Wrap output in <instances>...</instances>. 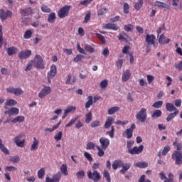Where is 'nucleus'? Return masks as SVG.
Returning <instances> with one entry per match:
<instances>
[{
  "mask_svg": "<svg viewBox=\"0 0 182 182\" xmlns=\"http://www.w3.org/2000/svg\"><path fill=\"white\" fill-rule=\"evenodd\" d=\"M76 177L79 180H82L85 177V171L84 170H80L78 172L76 173Z\"/></svg>",
  "mask_w": 182,
  "mask_h": 182,
  "instance_id": "nucleus-42",
  "label": "nucleus"
},
{
  "mask_svg": "<svg viewBox=\"0 0 182 182\" xmlns=\"http://www.w3.org/2000/svg\"><path fill=\"white\" fill-rule=\"evenodd\" d=\"M136 119L140 123H144L147 119V109L141 108L135 115Z\"/></svg>",
  "mask_w": 182,
  "mask_h": 182,
  "instance_id": "nucleus-3",
  "label": "nucleus"
},
{
  "mask_svg": "<svg viewBox=\"0 0 182 182\" xmlns=\"http://www.w3.org/2000/svg\"><path fill=\"white\" fill-rule=\"evenodd\" d=\"M144 149V146L143 145H140L139 147L134 146L132 149L128 150V153L132 155L140 154V153L143 152Z\"/></svg>",
  "mask_w": 182,
  "mask_h": 182,
  "instance_id": "nucleus-13",
  "label": "nucleus"
},
{
  "mask_svg": "<svg viewBox=\"0 0 182 182\" xmlns=\"http://www.w3.org/2000/svg\"><path fill=\"white\" fill-rule=\"evenodd\" d=\"M156 6H158L159 8H167V4L166 3H163L159 1H156L155 2Z\"/></svg>",
  "mask_w": 182,
  "mask_h": 182,
  "instance_id": "nucleus-51",
  "label": "nucleus"
},
{
  "mask_svg": "<svg viewBox=\"0 0 182 182\" xmlns=\"http://www.w3.org/2000/svg\"><path fill=\"white\" fill-rule=\"evenodd\" d=\"M84 49L86 50V52H88L89 53H95V48L90 45H86L84 47Z\"/></svg>",
  "mask_w": 182,
  "mask_h": 182,
  "instance_id": "nucleus-41",
  "label": "nucleus"
},
{
  "mask_svg": "<svg viewBox=\"0 0 182 182\" xmlns=\"http://www.w3.org/2000/svg\"><path fill=\"white\" fill-rule=\"evenodd\" d=\"M32 66H33V63L32 62V60H31L28 64H27V67L26 68L25 70L26 72H29V70H31L32 69Z\"/></svg>",
  "mask_w": 182,
  "mask_h": 182,
  "instance_id": "nucleus-61",
  "label": "nucleus"
},
{
  "mask_svg": "<svg viewBox=\"0 0 182 182\" xmlns=\"http://www.w3.org/2000/svg\"><path fill=\"white\" fill-rule=\"evenodd\" d=\"M113 122H114V118H113L112 117H109L107 119L105 124L104 125L105 129H109L110 127V126H112V124H113Z\"/></svg>",
  "mask_w": 182,
  "mask_h": 182,
  "instance_id": "nucleus-23",
  "label": "nucleus"
},
{
  "mask_svg": "<svg viewBox=\"0 0 182 182\" xmlns=\"http://www.w3.org/2000/svg\"><path fill=\"white\" fill-rule=\"evenodd\" d=\"M107 86H109V80L107 79L103 80L100 84V87H101V89H106Z\"/></svg>",
  "mask_w": 182,
  "mask_h": 182,
  "instance_id": "nucleus-39",
  "label": "nucleus"
},
{
  "mask_svg": "<svg viewBox=\"0 0 182 182\" xmlns=\"http://www.w3.org/2000/svg\"><path fill=\"white\" fill-rule=\"evenodd\" d=\"M41 11L46 14H50L51 12L50 8H49L47 5H42L41 6Z\"/></svg>",
  "mask_w": 182,
  "mask_h": 182,
  "instance_id": "nucleus-46",
  "label": "nucleus"
},
{
  "mask_svg": "<svg viewBox=\"0 0 182 182\" xmlns=\"http://www.w3.org/2000/svg\"><path fill=\"white\" fill-rule=\"evenodd\" d=\"M120 110V107H112L109 109H108V114H114Z\"/></svg>",
  "mask_w": 182,
  "mask_h": 182,
  "instance_id": "nucleus-38",
  "label": "nucleus"
},
{
  "mask_svg": "<svg viewBox=\"0 0 182 182\" xmlns=\"http://www.w3.org/2000/svg\"><path fill=\"white\" fill-rule=\"evenodd\" d=\"M132 74L129 70H126V71L122 74V82H127L130 79Z\"/></svg>",
  "mask_w": 182,
  "mask_h": 182,
  "instance_id": "nucleus-24",
  "label": "nucleus"
},
{
  "mask_svg": "<svg viewBox=\"0 0 182 182\" xmlns=\"http://www.w3.org/2000/svg\"><path fill=\"white\" fill-rule=\"evenodd\" d=\"M97 38H98V39H100V41H101L102 43H103V45H105V43H106V39H105V36H103L102 34L100 33H95Z\"/></svg>",
  "mask_w": 182,
  "mask_h": 182,
  "instance_id": "nucleus-54",
  "label": "nucleus"
},
{
  "mask_svg": "<svg viewBox=\"0 0 182 182\" xmlns=\"http://www.w3.org/2000/svg\"><path fill=\"white\" fill-rule=\"evenodd\" d=\"M60 124H62V121L60 120L58 122V124L56 125H54L51 129L50 128L46 129L45 132H50V133H52V132H55V130H56V129H58V127H59Z\"/></svg>",
  "mask_w": 182,
  "mask_h": 182,
  "instance_id": "nucleus-32",
  "label": "nucleus"
},
{
  "mask_svg": "<svg viewBox=\"0 0 182 182\" xmlns=\"http://www.w3.org/2000/svg\"><path fill=\"white\" fill-rule=\"evenodd\" d=\"M10 161L12 163H19L21 161V159H19V156H11L10 158Z\"/></svg>",
  "mask_w": 182,
  "mask_h": 182,
  "instance_id": "nucleus-59",
  "label": "nucleus"
},
{
  "mask_svg": "<svg viewBox=\"0 0 182 182\" xmlns=\"http://www.w3.org/2000/svg\"><path fill=\"white\" fill-rule=\"evenodd\" d=\"M85 123L88 124V123H90L92 122V112H88L85 114Z\"/></svg>",
  "mask_w": 182,
  "mask_h": 182,
  "instance_id": "nucleus-49",
  "label": "nucleus"
},
{
  "mask_svg": "<svg viewBox=\"0 0 182 182\" xmlns=\"http://www.w3.org/2000/svg\"><path fill=\"white\" fill-rule=\"evenodd\" d=\"M55 19L56 14H55V12H52L48 15L47 21L49 22V23H55Z\"/></svg>",
  "mask_w": 182,
  "mask_h": 182,
  "instance_id": "nucleus-26",
  "label": "nucleus"
},
{
  "mask_svg": "<svg viewBox=\"0 0 182 182\" xmlns=\"http://www.w3.org/2000/svg\"><path fill=\"white\" fill-rule=\"evenodd\" d=\"M6 51L9 56H12V55H16V53H18V48L15 46H11L10 48H8L6 49Z\"/></svg>",
  "mask_w": 182,
  "mask_h": 182,
  "instance_id": "nucleus-22",
  "label": "nucleus"
},
{
  "mask_svg": "<svg viewBox=\"0 0 182 182\" xmlns=\"http://www.w3.org/2000/svg\"><path fill=\"white\" fill-rule=\"evenodd\" d=\"M87 177L90 178V180H93L95 182L99 181L100 178H102V176H100V173H99L97 171H93V173L92 171L87 172Z\"/></svg>",
  "mask_w": 182,
  "mask_h": 182,
  "instance_id": "nucleus-8",
  "label": "nucleus"
},
{
  "mask_svg": "<svg viewBox=\"0 0 182 182\" xmlns=\"http://www.w3.org/2000/svg\"><path fill=\"white\" fill-rule=\"evenodd\" d=\"M23 122H25V117L21 115L16 117L11 121V123H23Z\"/></svg>",
  "mask_w": 182,
  "mask_h": 182,
  "instance_id": "nucleus-28",
  "label": "nucleus"
},
{
  "mask_svg": "<svg viewBox=\"0 0 182 182\" xmlns=\"http://www.w3.org/2000/svg\"><path fill=\"white\" fill-rule=\"evenodd\" d=\"M114 126H111V130L107 132V134H109V137L111 139H113V137H114Z\"/></svg>",
  "mask_w": 182,
  "mask_h": 182,
  "instance_id": "nucleus-52",
  "label": "nucleus"
},
{
  "mask_svg": "<svg viewBox=\"0 0 182 182\" xmlns=\"http://www.w3.org/2000/svg\"><path fill=\"white\" fill-rule=\"evenodd\" d=\"M14 15V13L11 11L10 10H4V9H0V19L1 21H6L8 18H11Z\"/></svg>",
  "mask_w": 182,
  "mask_h": 182,
  "instance_id": "nucleus-9",
  "label": "nucleus"
},
{
  "mask_svg": "<svg viewBox=\"0 0 182 182\" xmlns=\"http://www.w3.org/2000/svg\"><path fill=\"white\" fill-rule=\"evenodd\" d=\"M82 59H85L84 55L78 54L77 55L74 59H73V62L77 63V62H80V60H82Z\"/></svg>",
  "mask_w": 182,
  "mask_h": 182,
  "instance_id": "nucleus-53",
  "label": "nucleus"
},
{
  "mask_svg": "<svg viewBox=\"0 0 182 182\" xmlns=\"http://www.w3.org/2000/svg\"><path fill=\"white\" fill-rule=\"evenodd\" d=\"M6 92L11 95H14V96H21V95H23V90L21 87L15 88L14 87H9L6 88Z\"/></svg>",
  "mask_w": 182,
  "mask_h": 182,
  "instance_id": "nucleus-6",
  "label": "nucleus"
},
{
  "mask_svg": "<svg viewBox=\"0 0 182 182\" xmlns=\"http://www.w3.org/2000/svg\"><path fill=\"white\" fill-rule=\"evenodd\" d=\"M105 14H107V9H106V8H100L97 11L98 16H102V15H105Z\"/></svg>",
  "mask_w": 182,
  "mask_h": 182,
  "instance_id": "nucleus-45",
  "label": "nucleus"
},
{
  "mask_svg": "<svg viewBox=\"0 0 182 182\" xmlns=\"http://www.w3.org/2000/svg\"><path fill=\"white\" fill-rule=\"evenodd\" d=\"M102 29H112V31H119V27L114 23H108L103 26Z\"/></svg>",
  "mask_w": 182,
  "mask_h": 182,
  "instance_id": "nucleus-18",
  "label": "nucleus"
},
{
  "mask_svg": "<svg viewBox=\"0 0 182 182\" xmlns=\"http://www.w3.org/2000/svg\"><path fill=\"white\" fill-rule=\"evenodd\" d=\"M134 129H136V124H132L131 127L123 133V136H126L127 139H132Z\"/></svg>",
  "mask_w": 182,
  "mask_h": 182,
  "instance_id": "nucleus-12",
  "label": "nucleus"
},
{
  "mask_svg": "<svg viewBox=\"0 0 182 182\" xmlns=\"http://www.w3.org/2000/svg\"><path fill=\"white\" fill-rule=\"evenodd\" d=\"M146 79H147L149 85H150L153 82V80H154V76H153L151 75H147Z\"/></svg>",
  "mask_w": 182,
  "mask_h": 182,
  "instance_id": "nucleus-62",
  "label": "nucleus"
},
{
  "mask_svg": "<svg viewBox=\"0 0 182 182\" xmlns=\"http://www.w3.org/2000/svg\"><path fill=\"white\" fill-rule=\"evenodd\" d=\"M129 9H130V6H129V4L124 3L123 6L124 14H126V15L129 14Z\"/></svg>",
  "mask_w": 182,
  "mask_h": 182,
  "instance_id": "nucleus-50",
  "label": "nucleus"
},
{
  "mask_svg": "<svg viewBox=\"0 0 182 182\" xmlns=\"http://www.w3.org/2000/svg\"><path fill=\"white\" fill-rule=\"evenodd\" d=\"M33 66L36 69H45V63H43V58L39 54H36L34 58L31 60Z\"/></svg>",
  "mask_w": 182,
  "mask_h": 182,
  "instance_id": "nucleus-2",
  "label": "nucleus"
},
{
  "mask_svg": "<svg viewBox=\"0 0 182 182\" xmlns=\"http://www.w3.org/2000/svg\"><path fill=\"white\" fill-rule=\"evenodd\" d=\"M178 113H179V111L171 112L170 114L168 115L166 118V122H171V120H173V119H174L176 116L178 114Z\"/></svg>",
  "mask_w": 182,
  "mask_h": 182,
  "instance_id": "nucleus-33",
  "label": "nucleus"
},
{
  "mask_svg": "<svg viewBox=\"0 0 182 182\" xmlns=\"http://www.w3.org/2000/svg\"><path fill=\"white\" fill-rule=\"evenodd\" d=\"M24 39H31L32 38V31L28 30L24 33Z\"/></svg>",
  "mask_w": 182,
  "mask_h": 182,
  "instance_id": "nucleus-47",
  "label": "nucleus"
},
{
  "mask_svg": "<svg viewBox=\"0 0 182 182\" xmlns=\"http://www.w3.org/2000/svg\"><path fill=\"white\" fill-rule=\"evenodd\" d=\"M38 147H39V140H38L36 137H34L30 150L31 151H36V150H38Z\"/></svg>",
  "mask_w": 182,
  "mask_h": 182,
  "instance_id": "nucleus-19",
  "label": "nucleus"
},
{
  "mask_svg": "<svg viewBox=\"0 0 182 182\" xmlns=\"http://www.w3.org/2000/svg\"><path fill=\"white\" fill-rule=\"evenodd\" d=\"M136 167H139V168H146L149 167V164L146 161L144 162H137L135 164Z\"/></svg>",
  "mask_w": 182,
  "mask_h": 182,
  "instance_id": "nucleus-35",
  "label": "nucleus"
},
{
  "mask_svg": "<svg viewBox=\"0 0 182 182\" xmlns=\"http://www.w3.org/2000/svg\"><path fill=\"white\" fill-rule=\"evenodd\" d=\"M31 55H32V51L31 50H26V51L19 53L18 58L19 59H28Z\"/></svg>",
  "mask_w": 182,
  "mask_h": 182,
  "instance_id": "nucleus-15",
  "label": "nucleus"
},
{
  "mask_svg": "<svg viewBox=\"0 0 182 182\" xmlns=\"http://www.w3.org/2000/svg\"><path fill=\"white\" fill-rule=\"evenodd\" d=\"M130 167H132V164H124L122 168L120 170L121 174H126V171L130 170Z\"/></svg>",
  "mask_w": 182,
  "mask_h": 182,
  "instance_id": "nucleus-27",
  "label": "nucleus"
},
{
  "mask_svg": "<svg viewBox=\"0 0 182 182\" xmlns=\"http://www.w3.org/2000/svg\"><path fill=\"white\" fill-rule=\"evenodd\" d=\"M161 106H163V101H157L153 104L152 107H154V109H160Z\"/></svg>",
  "mask_w": 182,
  "mask_h": 182,
  "instance_id": "nucleus-48",
  "label": "nucleus"
},
{
  "mask_svg": "<svg viewBox=\"0 0 182 182\" xmlns=\"http://www.w3.org/2000/svg\"><path fill=\"white\" fill-rule=\"evenodd\" d=\"M100 143L101 144V148L104 149V150H106L110 145V139L105 137H101L100 139Z\"/></svg>",
  "mask_w": 182,
  "mask_h": 182,
  "instance_id": "nucleus-14",
  "label": "nucleus"
},
{
  "mask_svg": "<svg viewBox=\"0 0 182 182\" xmlns=\"http://www.w3.org/2000/svg\"><path fill=\"white\" fill-rule=\"evenodd\" d=\"M173 146H176L177 151L173 153L171 156L172 159L175 160V164L180 166L182 164V153L180 152V150L182 149L181 143H177V139H176V141L173 143Z\"/></svg>",
  "mask_w": 182,
  "mask_h": 182,
  "instance_id": "nucleus-1",
  "label": "nucleus"
},
{
  "mask_svg": "<svg viewBox=\"0 0 182 182\" xmlns=\"http://www.w3.org/2000/svg\"><path fill=\"white\" fill-rule=\"evenodd\" d=\"M63 134V133L62 132V131L58 132L54 137L55 140H56V141H60V140H62Z\"/></svg>",
  "mask_w": 182,
  "mask_h": 182,
  "instance_id": "nucleus-55",
  "label": "nucleus"
},
{
  "mask_svg": "<svg viewBox=\"0 0 182 182\" xmlns=\"http://www.w3.org/2000/svg\"><path fill=\"white\" fill-rule=\"evenodd\" d=\"M80 118V116L72 118L71 120L65 125V127H70L71 126H73V124L76 123V121Z\"/></svg>",
  "mask_w": 182,
  "mask_h": 182,
  "instance_id": "nucleus-34",
  "label": "nucleus"
},
{
  "mask_svg": "<svg viewBox=\"0 0 182 182\" xmlns=\"http://www.w3.org/2000/svg\"><path fill=\"white\" fill-rule=\"evenodd\" d=\"M43 176H45V168H41L38 171V178H43Z\"/></svg>",
  "mask_w": 182,
  "mask_h": 182,
  "instance_id": "nucleus-56",
  "label": "nucleus"
},
{
  "mask_svg": "<svg viewBox=\"0 0 182 182\" xmlns=\"http://www.w3.org/2000/svg\"><path fill=\"white\" fill-rule=\"evenodd\" d=\"M75 110H76V107L73 105L68 107V108L64 111V116L62 117V119H66L68 114H69V113H72V112H75Z\"/></svg>",
  "mask_w": 182,
  "mask_h": 182,
  "instance_id": "nucleus-16",
  "label": "nucleus"
},
{
  "mask_svg": "<svg viewBox=\"0 0 182 182\" xmlns=\"http://www.w3.org/2000/svg\"><path fill=\"white\" fill-rule=\"evenodd\" d=\"M51 92H52V88H50V87L44 86V87L38 93V97H40V99H43V97H46L48 95H50Z\"/></svg>",
  "mask_w": 182,
  "mask_h": 182,
  "instance_id": "nucleus-10",
  "label": "nucleus"
},
{
  "mask_svg": "<svg viewBox=\"0 0 182 182\" xmlns=\"http://www.w3.org/2000/svg\"><path fill=\"white\" fill-rule=\"evenodd\" d=\"M25 135L22 133L17 135L14 139V141L18 147H24L25 146V139H23Z\"/></svg>",
  "mask_w": 182,
  "mask_h": 182,
  "instance_id": "nucleus-7",
  "label": "nucleus"
},
{
  "mask_svg": "<svg viewBox=\"0 0 182 182\" xmlns=\"http://www.w3.org/2000/svg\"><path fill=\"white\" fill-rule=\"evenodd\" d=\"M144 0H139L138 2H136L134 4V8L136 9V11H140V9H141L142 6H143V2Z\"/></svg>",
  "mask_w": 182,
  "mask_h": 182,
  "instance_id": "nucleus-37",
  "label": "nucleus"
},
{
  "mask_svg": "<svg viewBox=\"0 0 182 182\" xmlns=\"http://www.w3.org/2000/svg\"><path fill=\"white\" fill-rule=\"evenodd\" d=\"M60 171L64 174V176H68V166L66 164L61 165Z\"/></svg>",
  "mask_w": 182,
  "mask_h": 182,
  "instance_id": "nucleus-43",
  "label": "nucleus"
},
{
  "mask_svg": "<svg viewBox=\"0 0 182 182\" xmlns=\"http://www.w3.org/2000/svg\"><path fill=\"white\" fill-rule=\"evenodd\" d=\"M18 104V102H16L14 99H10L8 101L6 102V105L4 106L5 109H8V106H15L16 105Z\"/></svg>",
  "mask_w": 182,
  "mask_h": 182,
  "instance_id": "nucleus-29",
  "label": "nucleus"
},
{
  "mask_svg": "<svg viewBox=\"0 0 182 182\" xmlns=\"http://www.w3.org/2000/svg\"><path fill=\"white\" fill-rule=\"evenodd\" d=\"M62 177V175L60 173H57L55 175L53 176V182H59L60 181V178Z\"/></svg>",
  "mask_w": 182,
  "mask_h": 182,
  "instance_id": "nucleus-44",
  "label": "nucleus"
},
{
  "mask_svg": "<svg viewBox=\"0 0 182 182\" xmlns=\"http://www.w3.org/2000/svg\"><path fill=\"white\" fill-rule=\"evenodd\" d=\"M95 149V143L93 142H88L87 144V150H94Z\"/></svg>",
  "mask_w": 182,
  "mask_h": 182,
  "instance_id": "nucleus-60",
  "label": "nucleus"
},
{
  "mask_svg": "<svg viewBox=\"0 0 182 182\" xmlns=\"http://www.w3.org/2000/svg\"><path fill=\"white\" fill-rule=\"evenodd\" d=\"M6 113L7 114H9V116H14V114L16 116L19 114V109L16 107H11L9 108L7 112H5L6 114Z\"/></svg>",
  "mask_w": 182,
  "mask_h": 182,
  "instance_id": "nucleus-17",
  "label": "nucleus"
},
{
  "mask_svg": "<svg viewBox=\"0 0 182 182\" xmlns=\"http://www.w3.org/2000/svg\"><path fill=\"white\" fill-rule=\"evenodd\" d=\"M87 100L85 103V109H89L90 106H93V97L92 95L87 97Z\"/></svg>",
  "mask_w": 182,
  "mask_h": 182,
  "instance_id": "nucleus-30",
  "label": "nucleus"
},
{
  "mask_svg": "<svg viewBox=\"0 0 182 182\" xmlns=\"http://www.w3.org/2000/svg\"><path fill=\"white\" fill-rule=\"evenodd\" d=\"M166 109L167 112H178V109H177V107L173 105V103L167 102L166 104Z\"/></svg>",
  "mask_w": 182,
  "mask_h": 182,
  "instance_id": "nucleus-21",
  "label": "nucleus"
},
{
  "mask_svg": "<svg viewBox=\"0 0 182 182\" xmlns=\"http://www.w3.org/2000/svg\"><path fill=\"white\" fill-rule=\"evenodd\" d=\"M70 11V6L65 5L63 6L58 12V18H66L69 15V11Z\"/></svg>",
  "mask_w": 182,
  "mask_h": 182,
  "instance_id": "nucleus-4",
  "label": "nucleus"
},
{
  "mask_svg": "<svg viewBox=\"0 0 182 182\" xmlns=\"http://www.w3.org/2000/svg\"><path fill=\"white\" fill-rule=\"evenodd\" d=\"M139 182H151V181H150V179H146V175H142L139 180Z\"/></svg>",
  "mask_w": 182,
  "mask_h": 182,
  "instance_id": "nucleus-63",
  "label": "nucleus"
},
{
  "mask_svg": "<svg viewBox=\"0 0 182 182\" xmlns=\"http://www.w3.org/2000/svg\"><path fill=\"white\" fill-rule=\"evenodd\" d=\"M20 14L21 16H29V15H32V8L28 7L25 9H21Z\"/></svg>",
  "mask_w": 182,
  "mask_h": 182,
  "instance_id": "nucleus-20",
  "label": "nucleus"
},
{
  "mask_svg": "<svg viewBox=\"0 0 182 182\" xmlns=\"http://www.w3.org/2000/svg\"><path fill=\"white\" fill-rule=\"evenodd\" d=\"M0 150H1L2 152L4 153V154H6L7 156H9V150L8 148L6 147L4 144H2V139L0 138Z\"/></svg>",
  "mask_w": 182,
  "mask_h": 182,
  "instance_id": "nucleus-25",
  "label": "nucleus"
},
{
  "mask_svg": "<svg viewBox=\"0 0 182 182\" xmlns=\"http://www.w3.org/2000/svg\"><path fill=\"white\" fill-rule=\"evenodd\" d=\"M58 72V69L56 68V65L55 64H53L50 66L49 72L47 73V79L48 83L52 82V79L56 76V73Z\"/></svg>",
  "mask_w": 182,
  "mask_h": 182,
  "instance_id": "nucleus-5",
  "label": "nucleus"
},
{
  "mask_svg": "<svg viewBox=\"0 0 182 182\" xmlns=\"http://www.w3.org/2000/svg\"><path fill=\"white\" fill-rule=\"evenodd\" d=\"M103 176L106 178L107 182H112V178H110V173L109 171L104 170Z\"/></svg>",
  "mask_w": 182,
  "mask_h": 182,
  "instance_id": "nucleus-40",
  "label": "nucleus"
},
{
  "mask_svg": "<svg viewBox=\"0 0 182 182\" xmlns=\"http://www.w3.org/2000/svg\"><path fill=\"white\" fill-rule=\"evenodd\" d=\"M174 66L175 69H178V70H182V60L178 64H176Z\"/></svg>",
  "mask_w": 182,
  "mask_h": 182,
  "instance_id": "nucleus-64",
  "label": "nucleus"
},
{
  "mask_svg": "<svg viewBox=\"0 0 182 182\" xmlns=\"http://www.w3.org/2000/svg\"><path fill=\"white\" fill-rule=\"evenodd\" d=\"M161 114H163V112H161V110L156 109L153 112L151 117L152 119H157L159 117H161Z\"/></svg>",
  "mask_w": 182,
  "mask_h": 182,
  "instance_id": "nucleus-31",
  "label": "nucleus"
},
{
  "mask_svg": "<svg viewBox=\"0 0 182 182\" xmlns=\"http://www.w3.org/2000/svg\"><path fill=\"white\" fill-rule=\"evenodd\" d=\"M124 31H126V32H132V31H133V25L132 24L125 25L124 26Z\"/></svg>",
  "mask_w": 182,
  "mask_h": 182,
  "instance_id": "nucleus-57",
  "label": "nucleus"
},
{
  "mask_svg": "<svg viewBox=\"0 0 182 182\" xmlns=\"http://www.w3.org/2000/svg\"><path fill=\"white\" fill-rule=\"evenodd\" d=\"M97 149L98 150L97 156L98 157H103L105 156V151H106V149L99 146H96Z\"/></svg>",
  "mask_w": 182,
  "mask_h": 182,
  "instance_id": "nucleus-36",
  "label": "nucleus"
},
{
  "mask_svg": "<svg viewBox=\"0 0 182 182\" xmlns=\"http://www.w3.org/2000/svg\"><path fill=\"white\" fill-rule=\"evenodd\" d=\"M145 42H146L147 45H153V46L156 47V36L154 34H146Z\"/></svg>",
  "mask_w": 182,
  "mask_h": 182,
  "instance_id": "nucleus-11",
  "label": "nucleus"
},
{
  "mask_svg": "<svg viewBox=\"0 0 182 182\" xmlns=\"http://www.w3.org/2000/svg\"><path fill=\"white\" fill-rule=\"evenodd\" d=\"M169 151H170V146H164L161 154L162 156H167V153H168Z\"/></svg>",
  "mask_w": 182,
  "mask_h": 182,
  "instance_id": "nucleus-58",
  "label": "nucleus"
}]
</instances>
